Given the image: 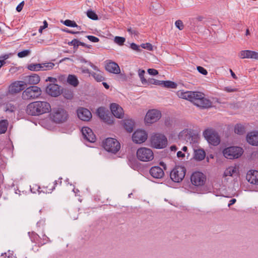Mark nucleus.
Instances as JSON below:
<instances>
[{"mask_svg": "<svg viewBox=\"0 0 258 258\" xmlns=\"http://www.w3.org/2000/svg\"><path fill=\"white\" fill-rule=\"evenodd\" d=\"M25 88V84L23 81H15L9 86V92L11 94H16Z\"/></svg>", "mask_w": 258, "mask_h": 258, "instance_id": "nucleus-16", "label": "nucleus"}, {"mask_svg": "<svg viewBox=\"0 0 258 258\" xmlns=\"http://www.w3.org/2000/svg\"><path fill=\"white\" fill-rule=\"evenodd\" d=\"M137 157L141 161L148 162L154 159V154L151 149L146 147H142L138 149Z\"/></svg>", "mask_w": 258, "mask_h": 258, "instance_id": "nucleus-10", "label": "nucleus"}, {"mask_svg": "<svg viewBox=\"0 0 258 258\" xmlns=\"http://www.w3.org/2000/svg\"><path fill=\"white\" fill-rule=\"evenodd\" d=\"M87 17L93 20H97L98 19V16L97 14L92 10H88L87 12Z\"/></svg>", "mask_w": 258, "mask_h": 258, "instance_id": "nucleus-39", "label": "nucleus"}, {"mask_svg": "<svg viewBox=\"0 0 258 258\" xmlns=\"http://www.w3.org/2000/svg\"><path fill=\"white\" fill-rule=\"evenodd\" d=\"M82 72L84 74H89L91 75L92 73H91L88 69L87 68H82Z\"/></svg>", "mask_w": 258, "mask_h": 258, "instance_id": "nucleus-61", "label": "nucleus"}, {"mask_svg": "<svg viewBox=\"0 0 258 258\" xmlns=\"http://www.w3.org/2000/svg\"><path fill=\"white\" fill-rule=\"evenodd\" d=\"M27 68L31 71H38L37 63H31L27 66Z\"/></svg>", "mask_w": 258, "mask_h": 258, "instance_id": "nucleus-47", "label": "nucleus"}, {"mask_svg": "<svg viewBox=\"0 0 258 258\" xmlns=\"http://www.w3.org/2000/svg\"><path fill=\"white\" fill-rule=\"evenodd\" d=\"M91 75L94 78V79L98 82H102L105 80V78L103 77L101 74L100 73H96L94 72H92L91 74Z\"/></svg>", "mask_w": 258, "mask_h": 258, "instance_id": "nucleus-37", "label": "nucleus"}, {"mask_svg": "<svg viewBox=\"0 0 258 258\" xmlns=\"http://www.w3.org/2000/svg\"><path fill=\"white\" fill-rule=\"evenodd\" d=\"M145 74V71L142 69H139L138 70V75L140 78L142 83L143 85H146L147 83V80L144 77V75Z\"/></svg>", "mask_w": 258, "mask_h": 258, "instance_id": "nucleus-38", "label": "nucleus"}, {"mask_svg": "<svg viewBox=\"0 0 258 258\" xmlns=\"http://www.w3.org/2000/svg\"><path fill=\"white\" fill-rule=\"evenodd\" d=\"M23 80L26 88L28 85L35 86L38 84L40 81V78L39 75L33 74L31 75L24 76Z\"/></svg>", "mask_w": 258, "mask_h": 258, "instance_id": "nucleus-17", "label": "nucleus"}, {"mask_svg": "<svg viewBox=\"0 0 258 258\" xmlns=\"http://www.w3.org/2000/svg\"><path fill=\"white\" fill-rule=\"evenodd\" d=\"M62 177H59L58 180H55L53 182V185L51 187V188H48V186H43L41 187L40 186L35 185V187L37 188V190L38 193L40 194L41 192L43 193H51V192L55 188V187L57 184L61 185L62 183Z\"/></svg>", "mask_w": 258, "mask_h": 258, "instance_id": "nucleus-19", "label": "nucleus"}, {"mask_svg": "<svg viewBox=\"0 0 258 258\" xmlns=\"http://www.w3.org/2000/svg\"><path fill=\"white\" fill-rule=\"evenodd\" d=\"M54 65V63L51 62L43 63L44 71L51 70Z\"/></svg>", "mask_w": 258, "mask_h": 258, "instance_id": "nucleus-43", "label": "nucleus"}, {"mask_svg": "<svg viewBox=\"0 0 258 258\" xmlns=\"http://www.w3.org/2000/svg\"><path fill=\"white\" fill-rule=\"evenodd\" d=\"M150 175L155 178L160 179L164 175L163 170L159 166H153L149 171Z\"/></svg>", "mask_w": 258, "mask_h": 258, "instance_id": "nucleus-26", "label": "nucleus"}, {"mask_svg": "<svg viewBox=\"0 0 258 258\" xmlns=\"http://www.w3.org/2000/svg\"><path fill=\"white\" fill-rule=\"evenodd\" d=\"M175 25L177 28L179 30H182L184 28V25L182 21L180 20H178L175 21Z\"/></svg>", "mask_w": 258, "mask_h": 258, "instance_id": "nucleus-46", "label": "nucleus"}, {"mask_svg": "<svg viewBox=\"0 0 258 258\" xmlns=\"http://www.w3.org/2000/svg\"><path fill=\"white\" fill-rule=\"evenodd\" d=\"M104 149L110 153H116L120 148L119 142L115 139L112 138H107L103 143Z\"/></svg>", "mask_w": 258, "mask_h": 258, "instance_id": "nucleus-8", "label": "nucleus"}, {"mask_svg": "<svg viewBox=\"0 0 258 258\" xmlns=\"http://www.w3.org/2000/svg\"><path fill=\"white\" fill-rule=\"evenodd\" d=\"M42 94L40 87L30 86L26 88L22 93V97L24 100H30L38 98Z\"/></svg>", "mask_w": 258, "mask_h": 258, "instance_id": "nucleus-3", "label": "nucleus"}, {"mask_svg": "<svg viewBox=\"0 0 258 258\" xmlns=\"http://www.w3.org/2000/svg\"><path fill=\"white\" fill-rule=\"evenodd\" d=\"M105 68L107 71L111 73L118 74L120 73L119 67L115 62L111 61H107Z\"/></svg>", "mask_w": 258, "mask_h": 258, "instance_id": "nucleus-25", "label": "nucleus"}, {"mask_svg": "<svg viewBox=\"0 0 258 258\" xmlns=\"http://www.w3.org/2000/svg\"><path fill=\"white\" fill-rule=\"evenodd\" d=\"M246 178L250 183L258 185V170L248 171L246 174Z\"/></svg>", "mask_w": 258, "mask_h": 258, "instance_id": "nucleus-23", "label": "nucleus"}, {"mask_svg": "<svg viewBox=\"0 0 258 258\" xmlns=\"http://www.w3.org/2000/svg\"><path fill=\"white\" fill-rule=\"evenodd\" d=\"M177 156L178 157V158H180V157H184L185 156V154L184 153H183L181 151H178L177 152Z\"/></svg>", "mask_w": 258, "mask_h": 258, "instance_id": "nucleus-64", "label": "nucleus"}, {"mask_svg": "<svg viewBox=\"0 0 258 258\" xmlns=\"http://www.w3.org/2000/svg\"><path fill=\"white\" fill-rule=\"evenodd\" d=\"M90 41L92 42H98L99 41L98 38L92 36V35H87L86 36Z\"/></svg>", "mask_w": 258, "mask_h": 258, "instance_id": "nucleus-51", "label": "nucleus"}, {"mask_svg": "<svg viewBox=\"0 0 258 258\" xmlns=\"http://www.w3.org/2000/svg\"><path fill=\"white\" fill-rule=\"evenodd\" d=\"M163 86L165 88L175 89L177 87V85L176 83L171 81H164Z\"/></svg>", "mask_w": 258, "mask_h": 258, "instance_id": "nucleus-35", "label": "nucleus"}, {"mask_svg": "<svg viewBox=\"0 0 258 258\" xmlns=\"http://www.w3.org/2000/svg\"><path fill=\"white\" fill-rule=\"evenodd\" d=\"M197 70L202 75H206L208 74L207 71L203 67L201 66L197 67Z\"/></svg>", "mask_w": 258, "mask_h": 258, "instance_id": "nucleus-50", "label": "nucleus"}, {"mask_svg": "<svg viewBox=\"0 0 258 258\" xmlns=\"http://www.w3.org/2000/svg\"><path fill=\"white\" fill-rule=\"evenodd\" d=\"M45 225V220L41 219L37 223L38 227L43 226Z\"/></svg>", "mask_w": 258, "mask_h": 258, "instance_id": "nucleus-58", "label": "nucleus"}, {"mask_svg": "<svg viewBox=\"0 0 258 258\" xmlns=\"http://www.w3.org/2000/svg\"><path fill=\"white\" fill-rule=\"evenodd\" d=\"M38 71L42 70L44 71L43 63H37Z\"/></svg>", "mask_w": 258, "mask_h": 258, "instance_id": "nucleus-63", "label": "nucleus"}, {"mask_svg": "<svg viewBox=\"0 0 258 258\" xmlns=\"http://www.w3.org/2000/svg\"><path fill=\"white\" fill-rule=\"evenodd\" d=\"M123 126L125 131L128 133H132L133 131L135 126V122L131 119H125L123 121Z\"/></svg>", "mask_w": 258, "mask_h": 258, "instance_id": "nucleus-28", "label": "nucleus"}, {"mask_svg": "<svg viewBox=\"0 0 258 258\" xmlns=\"http://www.w3.org/2000/svg\"><path fill=\"white\" fill-rule=\"evenodd\" d=\"M30 53V51L28 49H26L18 53V56L20 58H22L28 56Z\"/></svg>", "mask_w": 258, "mask_h": 258, "instance_id": "nucleus-44", "label": "nucleus"}, {"mask_svg": "<svg viewBox=\"0 0 258 258\" xmlns=\"http://www.w3.org/2000/svg\"><path fill=\"white\" fill-rule=\"evenodd\" d=\"M67 82L70 85L75 87H77L79 83L77 77L74 75H69L67 78Z\"/></svg>", "mask_w": 258, "mask_h": 258, "instance_id": "nucleus-32", "label": "nucleus"}, {"mask_svg": "<svg viewBox=\"0 0 258 258\" xmlns=\"http://www.w3.org/2000/svg\"><path fill=\"white\" fill-rule=\"evenodd\" d=\"M81 132L83 138L86 141L90 143H94L96 141V136L90 127H83Z\"/></svg>", "mask_w": 258, "mask_h": 258, "instance_id": "nucleus-18", "label": "nucleus"}, {"mask_svg": "<svg viewBox=\"0 0 258 258\" xmlns=\"http://www.w3.org/2000/svg\"><path fill=\"white\" fill-rule=\"evenodd\" d=\"M43 25L39 27V28L38 29V32H42L43 30H44V29H45L46 28H47L48 27V23L46 20H44L43 21Z\"/></svg>", "mask_w": 258, "mask_h": 258, "instance_id": "nucleus-54", "label": "nucleus"}, {"mask_svg": "<svg viewBox=\"0 0 258 258\" xmlns=\"http://www.w3.org/2000/svg\"><path fill=\"white\" fill-rule=\"evenodd\" d=\"M225 90L227 92H233L236 91V89H233L229 87H227L225 88Z\"/></svg>", "mask_w": 258, "mask_h": 258, "instance_id": "nucleus-59", "label": "nucleus"}, {"mask_svg": "<svg viewBox=\"0 0 258 258\" xmlns=\"http://www.w3.org/2000/svg\"><path fill=\"white\" fill-rule=\"evenodd\" d=\"M88 64L90 66V67L95 71H99L98 68L97 66L93 64L91 62L89 61L88 62Z\"/></svg>", "mask_w": 258, "mask_h": 258, "instance_id": "nucleus-60", "label": "nucleus"}, {"mask_svg": "<svg viewBox=\"0 0 258 258\" xmlns=\"http://www.w3.org/2000/svg\"><path fill=\"white\" fill-rule=\"evenodd\" d=\"M236 202V200L235 199H232L230 201H229V203L228 205V206L229 207H230L231 206H232V205H233L235 203V202Z\"/></svg>", "mask_w": 258, "mask_h": 258, "instance_id": "nucleus-62", "label": "nucleus"}, {"mask_svg": "<svg viewBox=\"0 0 258 258\" xmlns=\"http://www.w3.org/2000/svg\"><path fill=\"white\" fill-rule=\"evenodd\" d=\"M46 81H49L52 83L51 84H55L57 82V80L55 78L49 77L46 79Z\"/></svg>", "mask_w": 258, "mask_h": 258, "instance_id": "nucleus-56", "label": "nucleus"}, {"mask_svg": "<svg viewBox=\"0 0 258 258\" xmlns=\"http://www.w3.org/2000/svg\"><path fill=\"white\" fill-rule=\"evenodd\" d=\"M141 47L149 51H152L153 50V45L150 43H142L141 45Z\"/></svg>", "mask_w": 258, "mask_h": 258, "instance_id": "nucleus-45", "label": "nucleus"}, {"mask_svg": "<svg viewBox=\"0 0 258 258\" xmlns=\"http://www.w3.org/2000/svg\"><path fill=\"white\" fill-rule=\"evenodd\" d=\"M29 236L32 242L38 243V245H42L46 243V242L40 243L39 242L40 236L35 232H28Z\"/></svg>", "mask_w": 258, "mask_h": 258, "instance_id": "nucleus-31", "label": "nucleus"}, {"mask_svg": "<svg viewBox=\"0 0 258 258\" xmlns=\"http://www.w3.org/2000/svg\"><path fill=\"white\" fill-rule=\"evenodd\" d=\"M235 172H236V168L235 167H230L225 171L224 175L225 176H232Z\"/></svg>", "mask_w": 258, "mask_h": 258, "instance_id": "nucleus-41", "label": "nucleus"}, {"mask_svg": "<svg viewBox=\"0 0 258 258\" xmlns=\"http://www.w3.org/2000/svg\"><path fill=\"white\" fill-rule=\"evenodd\" d=\"M206 180L205 175L202 172L197 171L194 172L190 177L191 183L196 186H201L204 185Z\"/></svg>", "mask_w": 258, "mask_h": 258, "instance_id": "nucleus-13", "label": "nucleus"}, {"mask_svg": "<svg viewBox=\"0 0 258 258\" xmlns=\"http://www.w3.org/2000/svg\"><path fill=\"white\" fill-rule=\"evenodd\" d=\"M239 56L242 59L252 58L258 60V52L249 50H241L239 53Z\"/></svg>", "mask_w": 258, "mask_h": 258, "instance_id": "nucleus-24", "label": "nucleus"}, {"mask_svg": "<svg viewBox=\"0 0 258 258\" xmlns=\"http://www.w3.org/2000/svg\"><path fill=\"white\" fill-rule=\"evenodd\" d=\"M148 73L150 75L155 76L158 74V71L154 69H149L147 70Z\"/></svg>", "mask_w": 258, "mask_h": 258, "instance_id": "nucleus-53", "label": "nucleus"}, {"mask_svg": "<svg viewBox=\"0 0 258 258\" xmlns=\"http://www.w3.org/2000/svg\"><path fill=\"white\" fill-rule=\"evenodd\" d=\"M206 153L203 149L194 150V158L198 161H202L205 158Z\"/></svg>", "mask_w": 258, "mask_h": 258, "instance_id": "nucleus-29", "label": "nucleus"}, {"mask_svg": "<svg viewBox=\"0 0 258 258\" xmlns=\"http://www.w3.org/2000/svg\"><path fill=\"white\" fill-rule=\"evenodd\" d=\"M63 24L68 27H77L78 30H80V26H78L77 23L74 21L70 20H66L63 21Z\"/></svg>", "mask_w": 258, "mask_h": 258, "instance_id": "nucleus-36", "label": "nucleus"}, {"mask_svg": "<svg viewBox=\"0 0 258 258\" xmlns=\"http://www.w3.org/2000/svg\"><path fill=\"white\" fill-rule=\"evenodd\" d=\"M167 144V140L166 137L160 134H156L151 138V146L156 149H163Z\"/></svg>", "mask_w": 258, "mask_h": 258, "instance_id": "nucleus-6", "label": "nucleus"}, {"mask_svg": "<svg viewBox=\"0 0 258 258\" xmlns=\"http://www.w3.org/2000/svg\"><path fill=\"white\" fill-rule=\"evenodd\" d=\"M247 142L252 146H258V131H253L247 134Z\"/></svg>", "mask_w": 258, "mask_h": 258, "instance_id": "nucleus-27", "label": "nucleus"}, {"mask_svg": "<svg viewBox=\"0 0 258 258\" xmlns=\"http://www.w3.org/2000/svg\"><path fill=\"white\" fill-rule=\"evenodd\" d=\"M74 49H77L79 46H82L84 45V42H81L77 39H74Z\"/></svg>", "mask_w": 258, "mask_h": 258, "instance_id": "nucleus-48", "label": "nucleus"}, {"mask_svg": "<svg viewBox=\"0 0 258 258\" xmlns=\"http://www.w3.org/2000/svg\"><path fill=\"white\" fill-rule=\"evenodd\" d=\"M129 161V164L132 168L135 169L138 167V162L136 159L130 160Z\"/></svg>", "mask_w": 258, "mask_h": 258, "instance_id": "nucleus-52", "label": "nucleus"}, {"mask_svg": "<svg viewBox=\"0 0 258 258\" xmlns=\"http://www.w3.org/2000/svg\"><path fill=\"white\" fill-rule=\"evenodd\" d=\"M147 137V134L145 131L138 130L133 133L132 140L135 143L141 144L145 142Z\"/></svg>", "mask_w": 258, "mask_h": 258, "instance_id": "nucleus-15", "label": "nucleus"}, {"mask_svg": "<svg viewBox=\"0 0 258 258\" xmlns=\"http://www.w3.org/2000/svg\"><path fill=\"white\" fill-rule=\"evenodd\" d=\"M203 136L208 142L213 146H217L220 142L218 134L212 128H207L203 132Z\"/></svg>", "mask_w": 258, "mask_h": 258, "instance_id": "nucleus-9", "label": "nucleus"}, {"mask_svg": "<svg viewBox=\"0 0 258 258\" xmlns=\"http://www.w3.org/2000/svg\"><path fill=\"white\" fill-rule=\"evenodd\" d=\"M177 96L182 99L192 102L197 106L202 108H208L212 106V102L205 97V94L198 91L177 92Z\"/></svg>", "mask_w": 258, "mask_h": 258, "instance_id": "nucleus-1", "label": "nucleus"}, {"mask_svg": "<svg viewBox=\"0 0 258 258\" xmlns=\"http://www.w3.org/2000/svg\"><path fill=\"white\" fill-rule=\"evenodd\" d=\"M51 111L50 104L46 101H37L29 103L26 107V113L31 116H38Z\"/></svg>", "mask_w": 258, "mask_h": 258, "instance_id": "nucleus-2", "label": "nucleus"}, {"mask_svg": "<svg viewBox=\"0 0 258 258\" xmlns=\"http://www.w3.org/2000/svg\"><path fill=\"white\" fill-rule=\"evenodd\" d=\"M179 138L189 142L192 147L197 146L199 139L198 136L194 134L192 131L189 129H185L181 131L179 134Z\"/></svg>", "mask_w": 258, "mask_h": 258, "instance_id": "nucleus-4", "label": "nucleus"}, {"mask_svg": "<svg viewBox=\"0 0 258 258\" xmlns=\"http://www.w3.org/2000/svg\"><path fill=\"white\" fill-rule=\"evenodd\" d=\"M24 5V1H22V2H21L16 7V10L17 12H20L23 8V6Z\"/></svg>", "mask_w": 258, "mask_h": 258, "instance_id": "nucleus-55", "label": "nucleus"}, {"mask_svg": "<svg viewBox=\"0 0 258 258\" xmlns=\"http://www.w3.org/2000/svg\"><path fill=\"white\" fill-rule=\"evenodd\" d=\"M186 172L184 166L176 165L170 172V178L174 182H180L184 178Z\"/></svg>", "mask_w": 258, "mask_h": 258, "instance_id": "nucleus-7", "label": "nucleus"}, {"mask_svg": "<svg viewBox=\"0 0 258 258\" xmlns=\"http://www.w3.org/2000/svg\"><path fill=\"white\" fill-rule=\"evenodd\" d=\"M243 153L242 148L237 146H231L224 149V156L228 159H234L239 158Z\"/></svg>", "mask_w": 258, "mask_h": 258, "instance_id": "nucleus-5", "label": "nucleus"}, {"mask_svg": "<svg viewBox=\"0 0 258 258\" xmlns=\"http://www.w3.org/2000/svg\"><path fill=\"white\" fill-rule=\"evenodd\" d=\"M52 117L55 122H63L67 120L68 114L67 111L63 108H55L53 110Z\"/></svg>", "mask_w": 258, "mask_h": 258, "instance_id": "nucleus-11", "label": "nucleus"}, {"mask_svg": "<svg viewBox=\"0 0 258 258\" xmlns=\"http://www.w3.org/2000/svg\"><path fill=\"white\" fill-rule=\"evenodd\" d=\"M245 127L240 124H237L234 127V132L238 135H243L245 133Z\"/></svg>", "mask_w": 258, "mask_h": 258, "instance_id": "nucleus-34", "label": "nucleus"}, {"mask_svg": "<svg viewBox=\"0 0 258 258\" xmlns=\"http://www.w3.org/2000/svg\"><path fill=\"white\" fill-rule=\"evenodd\" d=\"M61 94L64 98L69 100L72 99L74 97L73 90L68 88H63L61 90Z\"/></svg>", "mask_w": 258, "mask_h": 258, "instance_id": "nucleus-30", "label": "nucleus"}, {"mask_svg": "<svg viewBox=\"0 0 258 258\" xmlns=\"http://www.w3.org/2000/svg\"><path fill=\"white\" fill-rule=\"evenodd\" d=\"M61 87L56 84H49L46 87V91L52 97H57L61 94Z\"/></svg>", "mask_w": 258, "mask_h": 258, "instance_id": "nucleus-20", "label": "nucleus"}, {"mask_svg": "<svg viewBox=\"0 0 258 258\" xmlns=\"http://www.w3.org/2000/svg\"><path fill=\"white\" fill-rule=\"evenodd\" d=\"M161 116L160 111L152 109L149 110L145 116V121L147 123L152 124L158 121Z\"/></svg>", "mask_w": 258, "mask_h": 258, "instance_id": "nucleus-14", "label": "nucleus"}, {"mask_svg": "<svg viewBox=\"0 0 258 258\" xmlns=\"http://www.w3.org/2000/svg\"><path fill=\"white\" fill-rule=\"evenodd\" d=\"M114 41L116 44L120 46L123 45L125 41V38L123 37L115 36L114 39Z\"/></svg>", "mask_w": 258, "mask_h": 258, "instance_id": "nucleus-40", "label": "nucleus"}, {"mask_svg": "<svg viewBox=\"0 0 258 258\" xmlns=\"http://www.w3.org/2000/svg\"><path fill=\"white\" fill-rule=\"evenodd\" d=\"M16 107L14 105L11 104H7L6 111L13 112L15 111Z\"/></svg>", "mask_w": 258, "mask_h": 258, "instance_id": "nucleus-49", "label": "nucleus"}, {"mask_svg": "<svg viewBox=\"0 0 258 258\" xmlns=\"http://www.w3.org/2000/svg\"><path fill=\"white\" fill-rule=\"evenodd\" d=\"M9 123L7 120H2L0 121V134H4L7 130Z\"/></svg>", "mask_w": 258, "mask_h": 258, "instance_id": "nucleus-33", "label": "nucleus"}, {"mask_svg": "<svg viewBox=\"0 0 258 258\" xmlns=\"http://www.w3.org/2000/svg\"><path fill=\"white\" fill-rule=\"evenodd\" d=\"M96 113L99 118L104 122L111 124L113 122V117L108 110L103 107H100L97 109Z\"/></svg>", "mask_w": 258, "mask_h": 258, "instance_id": "nucleus-12", "label": "nucleus"}, {"mask_svg": "<svg viewBox=\"0 0 258 258\" xmlns=\"http://www.w3.org/2000/svg\"><path fill=\"white\" fill-rule=\"evenodd\" d=\"M78 117L83 121H89L92 117L91 112L87 108L80 107L77 111Z\"/></svg>", "mask_w": 258, "mask_h": 258, "instance_id": "nucleus-21", "label": "nucleus"}, {"mask_svg": "<svg viewBox=\"0 0 258 258\" xmlns=\"http://www.w3.org/2000/svg\"><path fill=\"white\" fill-rule=\"evenodd\" d=\"M110 108L112 114L117 118H122L123 116V110L118 104L112 103L110 104Z\"/></svg>", "mask_w": 258, "mask_h": 258, "instance_id": "nucleus-22", "label": "nucleus"}, {"mask_svg": "<svg viewBox=\"0 0 258 258\" xmlns=\"http://www.w3.org/2000/svg\"><path fill=\"white\" fill-rule=\"evenodd\" d=\"M155 82V79L153 78H149V79L147 80V83L146 85H150V84H153L154 85Z\"/></svg>", "mask_w": 258, "mask_h": 258, "instance_id": "nucleus-57", "label": "nucleus"}, {"mask_svg": "<svg viewBox=\"0 0 258 258\" xmlns=\"http://www.w3.org/2000/svg\"><path fill=\"white\" fill-rule=\"evenodd\" d=\"M141 45L139 46L136 44L135 43H131L130 44V47L133 50H135L138 52H140L142 51V49L140 48Z\"/></svg>", "mask_w": 258, "mask_h": 258, "instance_id": "nucleus-42", "label": "nucleus"}]
</instances>
